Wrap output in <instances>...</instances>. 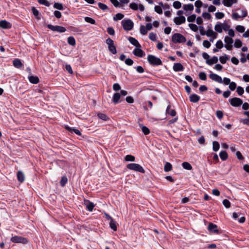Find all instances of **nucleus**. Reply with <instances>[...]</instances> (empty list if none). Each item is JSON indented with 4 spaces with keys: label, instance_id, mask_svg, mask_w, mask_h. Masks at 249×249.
Masks as SVG:
<instances>
[{
    "label": "nucleus",
    "instance_id": "1",
    "mask_svg": "<svg viewBox=\"0 0 249 249\" xmlns=\"http://www.w3.org/2000/svg\"><path fill=\"white\" fill-rule=\"evenodd\" d=\"M147 60L152 66H159L162 64V61L160 58L152 54L148 55Z\"/></svg>",
    "mask_w": 249,
    "mask_h": 249
},
{
    "label": "nucleus",
    "instance_id": "2",
    "mask_svg": "<svg viewBox=\"0 0 249 249\" xmlns=\"http://www.w3.org/2000/svg\"><path fill=\"white\" fill-rule=\"evenodd\" d=\"M172 40L175 43H181L185 42L186 40L185 37L181 34L179 33H175L172 36Z\"/></svg>",
    "mask_w": 249,
    "mask_h": 249
},
{
    "label": "nucleus",
    "instance_id": "3",
    "mask_svg": "<svg viewBox=\"0 0 249 249\" xmlns=\"http://www.w3.org/2000/svg\"><path fill=\"white\" fill-rule=\"evenodd\" d=\"M106 43L108 46L109 51L112 54H115L117 53V50L113 40L110 38H108L106 39Z\"/></svg>",
    "mask_w": 249,
    "mask_h": 249
},
{
    "label": "nucleus",
    "instance_id": "4",
    "mask_svg": "<svg viewBox=\"0 0 249 249\" xmlns=\"http://www.w3.org/2000/svg\"><path fill=\"white\" fill-rule=\"evenodd\" d=\"M127 168L130 170L139 172L142 173H144L145 172V171L142 167L137 163H129L127 164Z\"/></svg>",
    "mask_w": 249,
    "mask_h": 249
},
{
    "label": "nucleus",
    "instance_id": "5",
    "mask_svg": "<svg viewBox=\"0 0 249 249\" xmlns=\"http://www.w3.org/2000/svg\"><path fill=\"white\" fill-rule=\"evenodd\" d=\"M122 25L124 29L126 31L131 30L134 26L133 21L129 19H124L121 22Z\"/></svg>",
    "mask_w": 249,
    "mask_h": 249
},
{
    "label": "nucleus",
    "instance_id": "6",
    "mask_svg": "<svg viewBox=\"0 0 249 249\" xmlns=\"http://www.w3.org/2000/svg\"><path fill=\"white\" fill-rule=\"evenodd\" d=\"M47 28L53 31L56 32L58 33H62L66 31V29L62 26L58 25H52L51 24H48Z\"/></svg>",
    "mask_w": 249,
    "mask_h": 249
},
{
    "label": "nucleus",
    "instance_id": "7",
    "mask_svg": "<svg viewBox=\"0 0 249 249\" xmlns=\"http://www.w3.org/2000/svg\"><path fill=\"white\" fill-rule=\"evenodd\" d=\"M229 102L231 105L234 107H238L243 104V101L241 99L237 97H234L229 99Z\"/></svg>",
    "mask_w": 249,
    "mask_h": 249
},
{
    "label": "nucleus",
    "instance_id": "8",
    "mask_svg": "<svg viewBox=\"0 0 249 249\" xmlns=\"http://www.w3.org/2000/svg\"><path fill=\"white\" fill-rule=\"evenodd\" d=\"M11 241L16 243L26 244L28 242L27 238L22 237L19 236H15L11 238Z\"/></svg>",
    "mask_w": 249,
    "mask_h": 249
},
{
    "label": "nucleus",
    "instance_id": "9",
    "mask_svg": "<svg viewBox=\"0 0 249 249\" xmlns=\"http://www.w3.org/2000/svg\"><path fill=\"white\" fill-rule=\"evenodd\" d=\"M208 230L211 232L218 233L219 231L217 229L216 225L213 224V223H210L208 226Z\"/></svg>",
    "mask_w": 249,
    "mask_h": 249
},
{
    "label": "nucleus",
    "instance_id": "10",
    "mask_svg": "<svg viewBox=\"0 0 249 249\" xmlns=\"http://www.w3.org/2000/svg\"><path fill=\"white\" fill-rule=\"evenodd\" d=\"M209 76L213 81H216L219 83H222L223 82L222 78L216 74L212 73L210 74Z\"/></svg>",
    "mask_w": 249,
    "mask_h": 249
},
{
    "label": "nucleus",
    "instance_id": "11",
    "mask_svg": "<svg viewBox=\"0 0 249 249\" xmlns=\"http://www.w3.org/2000/svg\"><path fill=\"white\" fill-rule=\"evenodd\" d=\"M174 21L177 25H180L185 22V18L183 16L176 17L174 19Z\"/></svg>",
    "mask_w": 249,
    "mask_h": 249
},
{
    "label": "nucleus",
    "instance_id": "12",
    "mask_svg": "<svg viewBox=\"0 0 249 249\" xmlns=\"http://www.w3.org/2000/svg\"><path fill=\"white\" fill-rule=\"evenodd\" d=\"M133 53L135 55L139 57H142L144 55V52L140 49V48H137L135 49L133 51Z\"/></svg>",
    "mask_w": 249,
    "mask_h": 249
},
{
    "label": "nucleus",
    "instance_id": "13",
    "mask_svg": "<svg viewBox=\"0 0 249 249\" xmlns=\"http://www.w3.org/2000/svg\"><path fill=\"white\" fill-rule=\"evenodd\" d=\"M242 15H239L237 13H233L232 15V18L234 19H238L239 18H245L247 15V12L246 11H242Z\"/></svg>",
    "mask_w": 249,
    "mask_h": 249
},
{
    "label": "nucleus",
    "instance_id": "14",
    "mask_svg": "<svg viewBox=\"0 0 249 249\" xmlns=\"http://www.w3.org/2000/svg\"><path fill=\"white\" fill-rule=\"evenodd\" d=\"M84 204L86 205V208L89 211H92L94 207V205L92 202H90L89 200H85Z\"/></svg>",
    "mask_w": 249,
    "mask_h": 249
},
{
    "label": "nucleus",
    "instance_id": "15",
    "mask_svg": "<svg viewBox=\"0 0 249 249\" xmlns=\"http://www.w3.org/2000/svg\"><path fill=\"white\" fill-rule=\"evenodd\" d=\"M0 27L3 29H9L11 28V25L6 20H1L0 21Z\"/></svg>",
    "mask_w": 249,
    "mask_h": 249
},
{
    "label": "nucleus",
    "instance_id": "16",
    "mask_svg": "<svg viewBox=\"0 0 249 249\" xmlns=\"http://www.w3.org/2000/svg\"><path fill=\"white\" fill-rule=\"evenodd\" d=\"M183 67L181 64L179 63H175L173 66V70L175 71H181L183 70Z\"/></svg>",
    "mask_w": 249,
    "mask_h": 249
},
{
    "label": "nucleus",
    "instance_id": "17",
    "mask_svg": "<svg viewBox=\"0 0 249 249\" xmlns=\"http://www.w3.org/2000/svg\"><path fill=\"white\" fill-rule=\"evenodd\" d=\"M128 40L132 45L136 46L137 48H141V46L140 44L135 38L133 37H129L128 38Z\"/></svg>",
    "mask_w": 249,
    "mask_h": 249
},
{
    "label": "nucleus",
    "instance_id": "18",
    "mask_svg": "<svg viewBox=\"0 0 249 249\" xmlns=\"http://www.w3.org/2000/svg\"><path fill=\"white\" fill-rule=\"evenodd\" d=\"M237 0H223V4L227 7H231L233 4L236 3Z\"/></svg>",
    "mask_w": 249,
    "mask_h": 249
},
{
    "label": "nucleus",
    "instance_id": "19",
    "mask_svg": "<svg viewBox=\"0 0 249 249\" xmlns=\"http://www.w3.org/2000/svg\"><path fill=\"white\" fill-rule=\"evenodd\" d=\"M190 100L191 102L196 103L199 101L200 97L196 94H193L190 96Z\"/></svg>",
    "mask_w": 249,
    "mask_h": 249
},
{
    "label": "nucleus",
    "instance_id": "20",
    "mask_svg": "<svg viewBox=\"0 0 249 249\" xmlns=\"http://www.w3.org/2000/svg\"><path fill=\"white\" fill-rule=\"evenodd\" d=\"M17 178L18 181L20 182H23L25 180V176L24 173L20 171H18L17 173Z\"/></svg>",
    "mask_w": 249,
    "mask_h": 249
},
{
    "label": "nucleus",
    "instance_id": "21",
    "mask_svg": "<svg viewBox=\"0 0 249 249\" xmlns=\"http://www.w3.org/2000/svg\"><path fill=\"white\" fill-rule=\"evenodd\" d=\"M217 57L214 56L209 60H206V63L209 65H212L214 63H216L218 62Z\"/></svg>",
    "mask_w": 249,
    "mask_h": 249
},
{
    "label": "nucleus",
    "instance_id": "22",
    "mask_svg": "<svg viewBox=\"0 0 249 249\" xmlns=\"http://www.w3.org/2000/svg\"><path fill=\"white\" fill-rule=\"evenodd\" d=\"M121 98V94L119 93H115L114 94L112 99L113 102L116 104L119 103V101Z\"/></svg>",
    "mask_w": 249,
    "mask_h": 249
},
{
    "label": "nucleus",
    "instance_id": "23",
    "mask_svg": "<svg viewBox=\"0 0 249 249\" xmlns=\"http://www.w3.org/2000/svg\"><path fill=\"white\" fill-rule=\"evenodd\" d=\"M29 81L33 84H37L39 82V78L37 76H30L28 77Z\"/></svg>",
    "mask_w": 249,
    "mask_h": 249
},
{
    "label": "nucleus",
    "instance_id": "24",
    "mask_svg": "<svg viewBox=\"0 0 249 249\" xmlns=\"http://www.w3.org/2000/svg\"><path fill=\"white\" fill-rule=\"evenodd\" d=\"M205 35H207L208 36L213 37L214 38H216L217 36L216 33H214L213 30L210 29H208Z\"/></svg>",
    "mask_w": 249,
    "mask_h": 249
},
{
    "label": "nucleus",
    "instance_id": "25",
    "mask_svg": "<svg viewBox=\"0 0 249 249\" xmlns=\"http://www.w3.org/2000/svg\"><path fill=\"white\" fill-rule=\"evenodd\" d=\"M109 227L111 229H112L114 231H116L117 230V227L116 225V222L113 219H111V220L109 222Z\"/></svg>",
    "mask_w": 249,
    "mask_h": 249
},
{
    "label": "nucleus",
    "instance_id": "26",
    "mask_svg": "<svg viewBox=\"0 0 249 249\" xmlns=\"http://www.w3.org/2000/svg\"><path fill=\"white\" fill-rule=\"evenodd\" d=\"M13 65L18 68H20L22 66V63L21 61L18 59H16L13 61Z\"/></svg>",
    "mask_w": 249,
    "mask_h": 249
},
{
    "label": "nucleus",
    "instance_id": "27",
    "mask_svg": "<svg viewBox=\"0 0 249 249\" xmlns=\"http://www.w3.org/2000/svg\"><path fill=\"white\" fill-rule=\"evenodd\" d=\"M166 113L170 114L171 116H175L176 114V111L174 109L170 110V106H168L166 108Z\"/></svg>",
    "mask_w": 249,
    "mask_h": 249
},
{
    "label": "nucleus",
    "instance_id": "28",
    "mask_svg": "<svg viewBox=\"0 0 249 249\" xmlns=\"http://www.w3.org/2000/svg\"><path fill=\"white\" fill-rule=\"evenodd\" d=\"M220 159L222 160H225L228 158L227 153L225 151H222L219 154Z\"/></svg>",
    "mask_w": 249,
    "mask_h": 249
},
{
    "label": "nucleus",
    "instance_id": "29",
    "mask_svg": "<svg viewBox=\"0 0 249 249\" xmlns=\"http://www.w3.org/2000/svg\"><path fill=\"white\" fill-rule=\"evenodd\" d=\"M172 169V165L169 162H166L164 167V170L165 172H169Z\"/></svg>",
    "mask_w": 249,
    "mask_h": 249
},
{
    "label": "nucleus",
    "instance_id": "30",
    "mask_svg": "<svg viewBox=\"0 0 249 249\" xmlns=\"http://www.w3.org/2000/svg\"><path fill=\"white\" fill-rule=\"evenodd\" d=\"M183 8L185 10L193 11L194 10V5L192 4H184Z\"/></svg>",
    "mask_w": 249,
    "mask_h": 249
},
{
    "label": "nucleus",
    "instance_id": "31",
    "mask_svg": "<svg viewBox=\"0 0 249 249\" xmlns=\"http://www.w3.org/2000/svg\"><path fill=\"white\" fill-rule=\"evenodd\" d=\"M182 166L183 168L188 170H191L192 168L191 165L187 162H183L182 163Z\"/></svg>",
    "mask_w": 249,
    "mask_h": 249
},
{
    "label": "nucleus",
    "instance_id": "32",
    "mask_svg": "<svg viewBox=\"0 0 249 249\" xmlns=\"http://www.w3.org/2000/svg\"><path fill=\"white\" fill-rule=\"evenodd\" d=\"M68 42L70 45L73 46L76 44L75 38L73 36H70L68 38Z\"/></svg>",
    "mask_w": 249,
    "mask_h": 249
},
{
    "label": "nucleus",
    "instance_id": "33",
    "mask_svg": "<svg viewBox=\"0 0 249 249\" xmlns=\"http://www.w3.org/2000/svg\"><path fill=\"white\" fill-rule=\"evenodd\" d=\"M220 146L219 143L216 141L213 142V149L214 151H217L219 149Z\"/></svg>",
    "mask_w": 249,
    "mask_h": 249
},
{
    "label": "nucleus",
    "instance_id": "34",
    "mask_svg": "<svg viewBox=\"0 0 249 249\" xmlns=\"http://www.w3.org/2000/svg\"><path fill=\"white\" fill-rule=\"evenodd\" d=\"M97 116L99 118L104 121H107L109 119L108 117L105 114L102 113H98Z\"/></svg>",
    "mask_w": 249,
    "mask_h": 249
},
{
    "label": "nucleus",
    "instance_id": "35",
    "mask_svg": "<svg viewBox=\"0 0 249 249\" xmlns=\"http://www.w3.org/2000/svg\"><path fill=\"white\" fill-rule=\"evenodd\" d=\"M229 59L228 56L225 54L224 56H220L219 60L222 64H225L226 61Z\"/></svg>",
    "mask_w": 249,
    "mask_h": 249
},
{
    "label": "nucleus",
    "instance_id": "36",
    "mask_svg": "<svg viewBox=\"0 0 249 249\" xmlns=\"http://www.w3.org/2000/svg\"><path fill=\"white\" fill-rule=\"evenodd\" d=\"M215 30L218 33H221L222 32V24H216L214 26Z\"/></svg>",
    "mask_w": 249,
    "mask_h": 249
},
{
    "label": "nucleus",
    "instance_id": "37",
    "mask_svg": "<svg viewBox=\"0 0 249 249\" xmlns=\"http://www.w3.org/2000/svg\"><path fill=\"white\" fill-rule=\"evenodd\" d=\"M142 131L144 135H147L150 133L149 129L145 126L142 125Z\"/></svg>",
    "mask_w": 249,
    "mask_h": 249
},
{
    "label": "nucleus",
    "instance_id": "38",
    "mask_svg": "<svg viewBox=\"0 0 249 249\" xmlns=\"http://www.w3.org/2000/svg\"><path fill=\"white\" fill-rule=\"evenodd\" d=\"M124 17V15L121 13L117 14L115 17H113L114 20H118L122 19Z\"/></svg>",
    "mask_w": 249,
    "mask_h": 249
},
{
    "label": "nucleus",
    "instance_id": "39",
    "mask_svg": "<svg viewBox=\"0 0 249 249\" xmlns=\"http://www.w3.org/2000/svg\"><path fill=\"white\" fill-rule=\"evenodd\" d=\"M242 43L240 39H237L235 40L234 44V46L235 48H240L242 46Z\"/></svg>",
    "mask_w": 249,
    "mask_h": 249
},
{
    "label": "nucleus",
    "instance_id": "40",
    "mask_svg": "<svg viewBox=\"0 0 249 249\" xmlns=\"http://www.w3.org/2000/svg\"><path fill=\"white\" fill-rule=\"evenodd\" d=\"M224 41L226 43V44H232L233 42V39L231 37L228 36H226L225 37Z\"/></svg>",
    "mask_w": 249,
    "mask_h": 249
},
{
    "label": "nucleus",
    "instance_id": "41",
    "mask_svg": "<svg viewBox=\"0 0 249 249\" xmlns=\"http://www.w3.org/2000/svg\"><path fill=\"white\" fill-rule=\"evenodd\" d=\"M85 20L87 22L91 24H95V21L94 19L86 17L85 18Z\"/></svg>",
    "mask_w": 249,
    "mask_h": 249
},
{
    "label": "nucleus",
    "instance_id": "42",
    "mask_svg": "<svg viewBox=\"0 0 249 249\" xmlns=\"http://www.w3.org/2000/svg\"><path fill=\"white\" fill-rule=\"evenodd\" d=\"M67 181H68L67 178L66 177L63 176L62 177L60 183L62 187H63L67 183Z\"/></svg>",
    "mask_w": 249,
    "mask_h": 249
},
{
    "label": "nucleus",
    "instance_id": "43",
    "mask_svg": "<svg viewBox=\"0 0 249 249\" xmlns=\"http://www.w3.org/2000/svg\"><path fill=\"white\" fill-rule=\"evenodd\" d=\"M53 7L58 10H62L63 9V6L62 3L56 2L54 4Z\"/></svg>",
    "mask_w": 249,
    "mask_h": 249
},
{
    "label": "nucleus",
    "instance_id": "44",
    "mask_svg": "<svg viewBox=\"0 0 249 249\" xmlns=\"http://www.w3.org/2000/svg\"><path fill=\"white\" fill-rule=\"evenodd\" d=\"M235 29L239 33H243L245 32V28L242 25H237L235 27Z\"/></svg>",
    "mask_w": 249,
    "mask_h": 249
},
{
    "label": "nucleus",
    "instance_id": "45",
    "mask_svg": "<svg viewBox=\"0 0 249 249\" xmlns=\"http://www.w3.org/2000/svg\"><path fill=\"white\" fill-rule=\"evenodd\" d=\"M124 159L126 161H133L135 160V157L132 155H127L125 157Z\"/></svg>",
    "mask_w": 249,
    "mask_h": 249
},
{
    "label": "nucleus",
    "instance_id": "46",
    "mask_svg": "<svg viewBox=\"0 0 249 249\" xmlns=\"http://www.w3.org/2000/svg\"><path fill=\"white\" fill-rule=\"evenodd\" d=\"M147 30L146 28L143 25H141L140 26V33L141 34L143 35H145L147 33Z\"/></svg>",
    "mask_w": 249,
    "mask_h": 249
},
{
    "label": "nucleus",
    "instance_id": "47",
    "mask_svg": "<svg viewBox=\"0 0 249 249\" xmlns=\"http://www.w3.org/2000/svg\"><path fill=\"white\" fill-rule=\"evenodd\" d=\"M190 28L194 32H197L198 30V27L195 24L190 23L189 24Z\"/></svg>",
    "mask_w": 249,
    "mask_h": 249
},
{
    "label": "nucleus",
    "instance_id": "48",
    "mask_svg": "<svg viewBox=\"0 0 249 249\" xmlns=\"http://www.w3.org/2000/svg\"><path fill=\"white\" fill-rule=\"evenodd\" d=\"M173 7L177 9L180 8L181 6V3L178 1H175L173 2Z\"/></svg>",
    "mask_w": 249,
    "mask_h": 249
},
{
    "label": "nucleus",
    "instance_id": "49",
    "mask_svg": "<svg viewBox=\"0 0 249 249\" xmlns=\"http://www.w3.org/2000/svg\"><path fill=\"white\" fill-rule=\"evenodd\" d=\"M155 11L159 14H161L162 13V10L161 7L160 6L156 5L154 8Z\"/></svg>",
    "mask_w": 249,
    "mask_h": 249
},
{
    "label": "nucleus",
    "instance_id": "50",
    "mask_svg": "<svg viewBox=\"0 0 249 249\" xmlns=\"http://www.w3.org/2000/svg\"><path fill=\"white\" fill-rule=\"evenodd\" d=\"M223 204L226 208H229L231 206V203L228 199H224L223 201Z\"/></svg>",
    "mask_w": 249,
    "mask_h": 249
},
{
    "label": "nucleus",
    "instance_id": "51",
    "mask_svg": "<svg viewBox=\"0 0 249 249\" xmlns=\"http://www.w3.org/2000/svg\"><path fill=\"white\" fill-rule=\"evenodd\" d=\"M129 7L131 9H132V10H137L138 9V5L136 3H134V2L131 3L129 4Z\"/></svg>",
    "mask_w": 249,
    "mask_h": 249
},
{
    "label": "nucleus",
    "instance_id": "52",
    "mask_svg": "<svg viewBox=\"0 0 249 249\" xmlns=\"http://www.w3.org/2000/svg\"><path fill=\"white\" fill-rule=\"evenodd\" d=\"M199 77L202 80H206L207 79L206 74L204 72H201L199 73Z\"/></svg>",
    "mask_w": 249,
    "mask_h": 249
},
{
    "label": "nucleus",
    "instance_id": "53",
    "mask_svg": "<svg viewBox=\"0 0 249 249\" xmlns=\"http://www.w3.org/2000/svg\"><path fill=\"white\" fill-rule=\"evenodd\" d=\"M196 18V16L195 14L192 15L187 18V20L189 22H193Z\"/></svg>",
    "mask_w": 249,
    "mask_h": 249
},
{
    "label": "nucleus",
    "instance_id": "54",
    "mask_svg": "<svg viewBox=\"0 0 249 249\" xmlns=\"http://www.w3.org/2000/svg\"><path fill=\"white\" fill-rule=\"evenodd\" d=\"M38 2L40 4L44 5L46 6H49L50 5V2L46 0H38Z\"/></svg>",
    "mask_w": 249,
    "mask_h": 249
},
{
    "label": "nucleus",
    "instance_id": "55",
    "mask_svg": "<svg viewBox=\"0 0 249 249\" xmlns=\"http://www.w3.org/2000/svg\"><path fill=\"white\" fill-rule=\"evenodd\" d=\"M236 84L234 82H231L229 84V89L231 90H234L236 89Z\"/></svg>",
    "mask_w": 249,
    "mask_h": 249
},
{
    "label": "nucleus",
    "instance_id": "56",
    "mask_svg": "<svg viewBox=\"0 0 249 249\" xmlns=\"http://www.w3.org/2000/svg\"><path fill=\"white\" fill-rule=\"evenodd\" d=\"M244 92V89L242 87L239 86L237 88V92L239 95H242Z\"/></svg>",
    "mask_w": 249,
    "mask_h": 249
},
{
    "label": "nucleus",
    "instance_id": "57",
    "mask_svg": "<svg viewBox=\"0 0 249 249\" xmlns=\"http://www.w3.org/2000/svg\"><path fill=\"white\" fill-rule=\"evenodd\" d=\"M98 4L99 8L101 9H102V10H106L107 9V5L104 3L99 2Z\"/></svg>",
    "mask_w": 249,
    "mask_h": 249
},
{
    "label": "nucleus",
    "instance_id": "58",
    "mask_svg": "<svg viewBox=\"0 0 249 249\" xmlns=\"http://www.w3.org/2000/svg\"><path fill=\"white\" fill-rule=\"evenodd\" d=\"M215 46L217 49H221L223 47V44L221 40H218L216 42Z\"/></svg>",
    "mask_w": 249,
    "mask_h": 249
},
{
    "label": "nucleus",
    "instance_id": "59",
    "mask_svg": "<svg viewBox=\"0 0 249 249\" xmlns=\"http://www.w3.org/2000/svg\"><path fill=\"white\" fill-rule=\"evenodd\" d=\"M224 17V14L222 12H217L215 13V17L217 19H221Z\"/></svg>",
    "mask_w": 249,
    "mask_h": 249
},
{
    "label": "nucleus",
    "instance_id": "60",
    "mask_svg": "<svg viewBox=\"0 0 249 249\" xmlns=\"http://www.w3.org/2000/svg\"><path fill=\"white\" fill-rule=\"evenodd\" d=\"M149 38L152 41H155L156 39V35L153 33H150L149 35Z\"/></svg>",
    "mask_w": 249,
    "mask_h": 249
},
{
    "label": "nucleus",
    "instance_id": "61",
    "mask_svg": "<svg viewBox=\"0 0 249 249\" xmlns=\"http://www.w3.org/2000/svg\"><path fill=\"white\" fill-rule=\"evenodd\" d=\"M107 32L110 35H114L115 34V31L112 27H108L107 28Z\"/></svg>",
    "mask_w": 249,
    "mask_h": 249
},
{
    "label": "nucleus",
    "instance_id": "62",
    "mask_svg": "<svg viewBox=\"0 0 249 249\" xmlns=\"http://www.w3.org/2000/svg\"><path fill=\"white\" fill-rule=\"evenodd\" d=\"M121 89V86L118 83H115L113 85V89L115 91H118Z\"/></svg>",
    "mask_w": 249,
    "mask_h": 249
},
{
    "label": "nucleus",
    "instance_id": "63",
    "mask_svg": "<svg viewBox=\"0 0 249 249\" xmlns=\"http://www.w3.org/2000/svg\"><path fill=\"white\" fill-rule=\"evenodd\" d=\"M203 45L206 48H209L211 46V43L209 41L205 40L203 42Z\"/></svg>",
    "mask_w": 249,
    "mask_h": 249
},
{
    "label": "nucleus",
    "instance_id": "64",
    "mask_svg": "<svg viewBox=\"0 0 249 249\" xmlns=\"http://www.w3.org/2000/svg\"><path fill=\"white\" fill-rule=\"evenodd\" d=\"M240 122L244 124L249 125V118L243 119L240 120Z\"/></svg>",
    "mask_w": 249,
    "mask_h": 249
}]
</instances>
